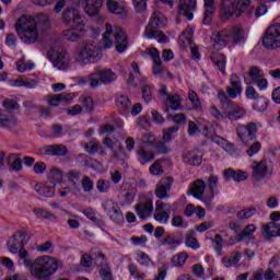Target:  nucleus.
Instances as JSON below:
<instances>
[{"mask_svg":"<svg viewBox=\"0 0 280 280\" xmlns=\"http://www.w3.org/2000/svg\"><path fill=\"white\" fill-rule=\"evenodd\" d=\"M19 121L14 116H8L0 112V128H14Z\"/></svg>","mask_w":280,"mask_h":280,"instance_id":"nucleus-33","label":"nucleus"},{"mask_svg":"<svg viewBox=\"0 0 280 280\" xmlns=\"http://www.w3.org/2000/svg\"><path fill=\"white\" fill-rule=\"evenodd\" d=\"M245 84H254L260 78H264V71L259 67L253 66L248 72L243 73Z\"/></svg>","mask_w":280,"mask_h":280,"instance_id":"nucleus-23","label":"nucleus"},{"mask_svg":"<svg viewBox=\"0 0 280 280\" xmlns=\"http://www.w3.org/2000/svg\"><path fill=\"white\" fill-rule=\"evenodd\" d=\"M188 100L191 102L192 108H200L201 106L200 98L198 97V94L196 93V91L190 90L188 92Z\"/></svg>","mask_w":280,"mask_h":280,"instance_id":"nucleus-59","label":"nucleus"},{"mask_svg":"<svg viewBox=\"0 0 280 280\" xmlns=\"http://www.w3.org/2000/svg\"><path fill=\"white\" fill-rule=\"evenodd\" d=\"M178 130H180V127L178 125H174L172 127H168L166 129H163V141H165V143H170V141H172V139H174V135H176V132H178Z\"/></svg>","mask_w":280,"mask_h":280,"instance_id":"nucleus-38","label":"nucleus"},{"mask_svg":"<svg viewBox=\"0 0 280 280\" xmlns=\"http://www.w3.org/2000/svg\"><path fill=\"white\" fill-rule=\"evenodd\" d=\"M47 58L52 62L55 69L59 71H67L71 67V56L65 49L57 50L55 56L51 55V50L47 52Z\"/></svg>","mask_w":280,"mask_h":280,"instance_id":"nucleus-9","label":"nucleus"},{"mask_svg":"<svg viewBox=\"0 0 280 280\" xmlns=\"http://www.w3.org/2000/svg\"><path fill=\"white\" fill-rule=\"evenodd\" d=\"M32 236L27 229L16 231L8 241L7 248L12 255H18V264L30 270L31 276L34 279L46 280L52 275H56L60 264L56 258L50 256H40L38 258L31 259L30 252L25 249V246L30 243Z\"/></svg>","mask_w":280,"mask_h":280,"instance_id":"nucleus-1","label":"nucleus"},{"mask_svg":"<svg viewBox=\"0 0 280 280\" xmlns=\"http://www.w3.org/2000/svg\"><path fill=\"white\" fill-rule=\"evenodd\" d=\"M189 255H187V253H179L175 256H173L172 258V264L173 266H177V267H180V266H185V261H187Z\"/></svg>","mask_w":280,"mask_h":280,"instance_id":"nucleus-45","label":"nucleus"},{"mask_svg":"<svg viewBox=\"0 0 280 280\" xmlns=\"http://www.w3.org/2000/svg\"><path fill=\"white\" fill-rule=\"evenodd\" d=\"M240 259H242V254L240 252H233L230 257H224L222 259L223 266L225 268H231V266L240 264Z\"/></svg>","mask_w":280,"mask_h":280,"instance_id":"nucleus-35","label":"nucleus"},{"mask_svg":"<svg viewBox=\"0 0 280 280\" xmlns=\"http://www.w3.org/2000/svg\"><path fill=\"white\" fill-rule=\"evenodd\" d=\"M68 152L69 149L65 144H50L39 149L42 156H66Z\"/></svg>","mask_w":280,"mask_h":280,"instance_id":"nucleus-12","label":"nucleus"},{"mask_svg":"<svg viewBox=\"0 0 280 280\" xmlns=\"http://www.w3.org/2000/svg\"><path fill=\"white\" fill-rule=\"evenodd\" d=\"M180 96L179 95H168L167 103L168 106L165 107V113H170V110H178L180 108Z\"/></svg>","mask_w":280,"mask_h":280,"instance_id":"nucleus-36","label":"nucleus"},{"mask_svg":"<svg viewBox=\"0 0 280 280\" xmlns=\"http://www.w3.org/2000/svg\"><path fill=\"white\" fill-rule=\"evenodd\" d=\"M35 191L39 196H44V198H54V196H56V190H54V188L48 184H44V183L36 184Z\"/></svg>","mask_w":280,"mask_h":280,"instance_id":"nucleus-27","label":"nucleus"},{"mask_svg":"<svg viewBox=\"0 0 280 280\" xmlns=\"http://www.w3.org/2000/svg\"><path fill=\"white\" fill-rule=\"evenodd\" d=\"M107 8L112 14H117L118 16H126V7L115 0L107 1Z\"/></svg>","mask_w":280,"mask_h":280,"instance_id":"nucleus-29","label":"nucleus"},{"mask_svg":"<svg viewBox=\"0 0 280 280\" xmlns=\"http://www.w3.org/2000/svg\"><path fill=\"white\" fill-rule=\"evenodd\" d=\"M262 233H265L267 237H280V224L269 222L262 226Z\"/></svg>","mask_w":280,"mask_h":280,"instance_id":"nucleus-26","label":"nucleus"},{"mask_svg":"<svg viewBox=\"0 0 280 280\" xmlns=\"http://www.w3.org/2000/svg\"><path fill=\"white\" fill-rule=\"evenodd\" d=\"M107 215H109V220L115 222L116 224H124V213H121V208L114 200H107L102 205Z\"/></svg>","mask_w":280,"mask_h":280,"instance_id":"nucleus-10","label":"nucleus"},{"mask_svg":"<svg viewBox=\"0 0 280 280\" xmlns=\"http://www.w3.org/2000/svg\"><path fill=\"white\" fill-rule=\"evenodd\" d=\"M259 150H261V144L259 141H255L250 144L246 152L249 156H255V154L259 153Z\"/></svg>","mask_w":280,"mask_h":280,"instance_id":"nucleus-64","label":"nucleus"},{"mask_svg":"<svg viewBox=\"0 0 280 280\" xmlns=\"http://www.w3.org/2000/svg\"><path fill=\"white\" fill-rule=\"evenodd\" d=\"M137 156L141 165H147V163L154 161V152L148 151L143 148L138 149Z\"/></svg>","mask_w":280,"mask_h":280,"instance_id":"nucleus-28","label":"nucleus"},{"mask_svg":"<svg viewBox=\"0 0 280 280\" xmlns=\"http://www.w3.org/2000/svg\"><path fill=\"white\" fill-rule=\"evenodd\" d=\"M88 82H90L91 89H97V86H100V80H97L93 73L79 80V84H86Z\"/></svg>","mask_w":280,"mask_h":280,"instance_id":"nucleus-48","label":"nucleus"},{"mask_svg":"<svg viewBox=\"0 0 280 280\" xmlns=\"http://www.w3.org/2000/svg\"><path fill=\"white\" fill-rule=\"evenodd\" d=\"M250 8V0H238L236 2V11H235V16H242L246 10Z\"/></svg>","mask_w":280,"mask_h":280,"instance_id":"nucleus-44","label":"nucleus"},{"mask_svg":"<svg viewBox=\"0 0 280 280\" xmlns=\"http://www.w3.org/2000/svg\"><path fill=\"white\" fill-rule=\"evenodd\" d=\"M141 91H142V97L144 102H151L152 101V88L145 83V81H142L141 83Z\"/></svg>","mask_w":280,"mask_h":280,"instance_id":"nucleus-53","label":"nucleus"},{"mask_svg":"<svg viewBox=\"0 0 280 280\" xmlns=\"http://www.w3.org/2000/svg\"><path fill=\"white\" fill-rule=\"evenodd\" d=\"M205 12H203V25H209L213 22V14H215V1L203 0Z\"/></svg>","mask_w":280,"mask_h":280,"instance_id":"nucleus-24","label":"nucleus"},{"mask_svg":"<svg viewBox=\"0 0 280 280\" xmlns=\"http://www.w3.org/2000/svg\"><path fill=\"white\" fill-rule=\"evenodd\" d=\"M207 189V183L202 179H196L188 189V194L196 198L197 200H209V198L205 197V190Z\"/></svg>","mask_w":280,"mask_h":280,"instance_id":"nucleus-13","label":"nucleus"},{"mask_svg":"<svg viewBox=\"0 0 280 280\" xmlns=\"http://www.w3.org/2000/svg\"><path fill=\"white\" fill-rule=\"evenodd\" d=\"M15 32L25 45H33L38 40V28H36V20L30 15L21 16L15 23Z\"/></svg>","mask_w":280,"mask_h":280,"instance_id":"nucleus-2","label":"nucleus"},{"mask_svg":"<svg viewBox=\"0 0 280 280\" xmlns=\"http://www.w3.org/2000/svg\"><path fill=\"white\" fill-rule=\"evenodd\" d=\"M218 183H219L218 175H211L208 178V188L211 192V196L208 197V199H203V202H211V200L215 198V194H218Z\"/></svg>","mask_w":280,"mask_h":280,"instance_id":"nucleus-31","label":"nucleus"},{"mask_svg":"<svg viewBox=\"0 0 280 280\" xmlns=\"http://www.w3.org/2000/svg\"><path fill=\"white\" fill-rule=\"evenodd\" d=\"M168 119H173L174 124L176 126H185L187 124V116L183 113L175 114V115H168Z\"/></svg>","mask_w":280,"mask_h":280,"instance_id":"nucleus-54","label":"nucleus"},{"mask_svg":"<svg viewBox=\"0 0 280 280\" xmlns=\"http://www.w3.org/2000/svg\"><path fill=\"white\" fill-rule=\"evenodd\" d=\"M137 261H138V264H140V266H144V268H148L150 266V264H153L150 256H148V254H145L143 252H140L138 254Z\"/></svg>","mask_w":280,"mask_h":280,"instance_id":"nucleus-55","label":"nucleus"},{"mask_svg":"<svg viewBox=\"0 0 280 280\" xmlns=\"http://www.w3.org/2000/svg\"><path fill=\"white\" fill-rule=\"evenodd\" d=\"M48 179H50L54 185H56V183H60V180H62V171L59 168L50 170Z\"/></svg>","mask_w":280,"mask_h":280,"instance_id":"nucleus-52","label":"nucleus"},{"mask_svg":"<svg viewBox=\"0 0 280 280\" xmlns=\"http://www.w3.org/2000/svg\"><path fill=\"white\" fill-rule=\"evenodd\" d=\"M96 189L100 191V194H107V191H110V180L98 179L96 182Z\"/></svg>","mask_w":280,"mask_h":280,"instance_id":"nucleus-47","label":"nucleus"},{"mask_svg":"<svg viewBox=\"0 0 280 280\" xmlns=\"http://www.w3.org/2000/svg\"><path fill=\"white\" fill-rule=\"evenodd\" d=\"M128 268L131 277H135V279H145V273H139V267L137 265L131 264Z\"/></svg>","mask_w":280,"mask_h":280,"instance_id":"nucleus-63","label":"nucleus"},{"mask_svg":"<svg viewBox=\"0 0 280 280\" xmlns=\"http://www.w3.org/2000/svg\"><path fill=\"white\" fill-rule=\"evenodd\" d=\"M116 106L120 110H128L130 106H132V103L130 102V98L126 95H120L119 97L116 98Z\"/></svg>","mask_w":280,"mask_h":280,"instance_id":"nucleus-42","label":"nucleus"},{"mask_svg":"<svg viewBox=\"0 0 280 280\" xmlns=\"http://www.w3.org/2000/svg\"><path fill=\"white\" fill-rule=\"evenodd\" d=\"M246 38L244 37V28L242 27H233L231 30H222L220 31L213 38V47L214 49H224L229 43H234V45H241L244 43Z\"/></svg>","mask_w":280,"mask_h":280,"instance_id":"nucleus-3","label":"nucleus"},{"mask_svg":"<svg viewBox=\"0 0 280 280\" xmlns=\"http://www.w3.org/2000/svg\"><path fill=\"white\" fill-rule=\"evenodd\" d=\"M92 75L96 80H98L102 84H113L115 80H117V74L113 72L110 69H103L102 67H96L94 71L92 72Z\"/></svg>","mask_w":280,"mask_h":280,"instance_id":"nucleus-11","label":"nucleus"},{"mask_svg":"<svg viewBox=\"0 0 280 280\" xmlns=\"http://www.w3.org/2000/svg\"><path fill=\"white\" fill-rule=\"evenodd\" d=\"M252 170V177L254 180H262V178H266V174H268V162L266 160H262L259 163L254 162Z\"/></svg>","mask_w":280,"mask_h":280,"instance_id":"nucleus-18","label":"nucleus"},{"mask_svg":"<svg viewBox=\"0 0 280 280\" xmlns=\"http://www.w3.org/2000/svg\"><path fill=\"white\" fill-rule=\"evenodd\" d=\"M36 30H38V27H40V30H43V32H47L49 30V25H51V22L49 21V16L45 15V14H39L36 18Z\"/></svg>","mask_w":280,"mask_h":280,"instance_id":"nucleus-37","label":"nucleus"},{"mask_svg":"<svg viewBox=\"0 0 280 280\" xmlns=\"http://www.w3.org/2000/svg\"><path fill=\"white\" fill-rule=\"evenodd\" d=\"M100 276L103 280H113V272L110 271V267L108 265H104L103 268L100 269Z\"/></svg>","mask_w":280,"mask_h":280,"instance_id":"nucleus-60","label":"nucleus"},{"mask_svg":"<svg viewBox=\"0 0 280 280\" xmlns=\"http://www.w3.org/2000/svg\"><path fill=\"white\" fill-rule=\"evenodd\" d=\"M162 162L163 160H156L149 168L150 174L153 176H161L164 172L163 166L161 165Z\"/></svg>","mask_w":280,"mask_h":280,"instance_id":"nucleus-51","label":"nucleus"},{"mask_svg":"<svg viewBox=\"0 0 280 280\" xmlns=\"http://www.w3.org/2000/svg\"><path fill=\"white\" fill-rule=\"evenodd\" d=\"M231 86L226 88V93L229 97L235 100L237 95L242 94V83L240 82V77L237 74L231 75Z\"/></svg>","mask_w":280,"mask_h":280,"instance_id":"nucleus-19","label":"nucleus"},{"mask_svg":"<svg viewBox=\"0 0 280 280\" xmlns=\"http://www.w3.org/2000/svg\"><path fill=\"white\" fill-rule=\"evenodd\" d=\"M63 37L66 40H71V43H75V40H80V33L74 30H66L63 32Z\"/></svg>","mask_w":280,"mask_h":280,"instance_id":"nucleus-58","label":"nucleus"},{"mask_svg":"<svg viewBox=\"0 0 280 280\" xmlns=\"http://www.w3.org/2000/svg\"><path fill=\"white\" fill-rule=\"evenodd\" d=\"M82 3L84 5V12L89 16H96V14H100V9L104 2L102 0H82Z\"/></svg>","mask_w":280,"mask_h":280,"instance_id":"nucleus-22","label":"nucleus"},{"mask_svg":"<svg viewBox=\"0 0 280 280\" xmlns=\"http://www.w3.org/2000/svg\"><path fill=\"white\" fill-rule=\"evenodd\" d=\"M161 246H168L170 250H176L177 246L183 244V234L171 233L160 240Z\"/></svg>","mask_w":280,"mask_h":280,"instance_id":"nucleus-17","label":"nucleus"},{"mask_svg":"<svg viewBox=\"0 0 280 280\" xmlns=\"http://www.w3.org/2000/svg\"><path fill=\"white\" fill-rule=\"evenodd\" d=\"M223 178L226 182L231 180L232 178L236 183H242L243 180H246L248 178V173L241 170L235 171L233 168H228L223 172Z\"/></svg>","mask_w":280,"mask_h":280,"instance_id":"nucleus-21","label":"nucleus"},{"mask_svg":"<svg viewBox=\"0 0 280 280\" xmlns=\"http://www.w3.org/2000/svg\"><path fill=\"white\" fill-rule=\"evenodd\" d=\"M92 257L96 266H100V268H104V266H108V264H106V256L104 255V253H102L100 248L94 247L92 249Z\"/></svg>","mask_w":280,"mask_h":280,"instance_id":"nucleus-34","label":"nucleus"},{"mask_svg":"<svg viewBox=\"0 0 280 280\" xmlns=\"http://www.w3.org/2000/svg\"><path fill=\"white\" fill-rule=\"evenodd\" d=\"M256 228L255 224H247L243 231H241L237 235H236V240L237 242H242V240H244V237H250V235H253V233H255Z\"/></svg>","mask_w":280,"mask_h":280,"instance_id":"nucleus-40","label":"nucleus"},{"mask_svg":"<svg viewBox=\"0 0 280 280\" xmlns=\"http://www.w3.org/2000/svg\"><path fill=\"white\" fill-rule=\"evenodd\" d=\"M78 14V10L70 8L66 9L62 13V21L63 23H71L73 19H75V15Z\"/></svg>","mask_w":280,"mask_h":280,"instance_id":"nucleus-49","label":"nucleus"},{"mask_svg":"<svg viewBox=\"0 0 280 280\" xmlns=\"http://www.w3.org/2000/svg\"><path fill=\"white\" fill-rule=\"evenodd\" d=\"M256 213L257 208H245L236 213V218L238 220H248V218H253Z\"/></svg>","mask_w":280,"mask_h":280,"instance_id":"nucleus-41","label":"nucleus"},{"mask_svg":"<svg viewBox=\"0 0 280 280\" xmlns=\"http://www.w3.org/2000/svg\"><path fill=\"white\" fill-rule=\"evenodd\" d=\"M262 45L271 51L280 47V23L270 25L262 36Z\"/></svg>","mask_w":280,"mask_h":280,"instance_id":"nucleus-7","label":"nucleus"},{"mask_svg":"<svg viewBox=\"0 0 280 280\" xmlns=\"http://www.w3.org/2000/svg\"><path fill=\"white\" fill-rule=\"evenodd\" d=\"M154 220L160 224H167L170 222V212L155 208Z\"/></svg>","mask_w":280,"mask_h":280,"instance_id":"nucleus-39","label":"nucleus"},{"mask_svg":"<svg viewBox=\"0 0 280 280\" xmlns=\"http://www.w3.org/2000/svg\"><path fill=\"white\" fill-rule=\"evenodd\" d=\"M187 0H179V14L183 16H188V20L191 21L194 19V13H190L189 7L185 3Z\"/></svg>","mask_w":280,"mask_h":280,"instance_id":"nucleus-57","label":"nucleus"},{"mask_svg":"<svg viewBox=\"0 0 280 280\" xmlns=\"http://www.w3.org/2000/svg\"><path fill=\"white\" fill-rule=\"evenodd\" d=\"M113 34L115 37L116 51L124 54V50L128 49V36H126V32H124L121 27L115 26Z\"/></svg>","mask_w":280,"mask_h":280,"instance_id":"nucleus-14","label":"nucleus"},{"mask_svg":"<svg viewBox=\"0 0 280 280\" xmlns=\"http://www.w3.org/2000/svg\"><path fill=\"white\" fill-rule=\"evenodd\" d=\"M165 25H167V20L161 15V12H153L149 25L144 30V38H158V43H167V35L162 31H156V28L165 27Z\"/></svg>","mask_w":280,"mask_h":280,"instance_id":"nucleus-4","label":"nucleus"},{"mask_svg":"<svg viewBox=\"0 0 280 280\" xmlns=\"http://www.w3.org/2000/svg\"><path fill=\"white\" fill-rule=\"evenodd\" d=\"M235 0H221V15L222 19H231V16H235V12H237Z\"/></svg>","mask_w":280,"mask_h":280,"instance_id":"nucleus-20","label":"nucleus"},{"mask_svg":"<svg viewBox=\"0 0 280 280\" xmlns=\"http://www.w3.org/2000/svg\"><path fill=\"white\" fill-rule=\"evenodd\" d=\"M110 34H113V26L106 24V32L103 34V46L105 49H110L113 47V40H110Z\"/></svg>","mask_w":280,"mask_h":280,"instance_id":"nucleus-43","label":"nucleus"},{"mask_svg":"<svg viewBox=\"0 0 280 280\" xmlns=\"http://www.w3.org/2000/svg\"><path fill=\"white\" fill-rule=\"evenodd\" d=\"M142 143L143 145H147V148L156 145V136L150 132L142 135Z\"/></svg>","mask_w":280,"mask_h":280,"instance_id":"nucleus-50","label":"nucleus"},{"mask_svg":"<svg viewBox=\"0 0 280 280\" xmlns=\"http://www.w3.org/2000/svg\"><path fill=\"white\" fill-rule=\"evenodd\" d=\"M218 97L221 103V108L224 110V119L237 121V119H244V117H246V109L231 101L226 93L219 92Z\"/></svg>","mask_w":280,"mask_h":280,"instance_id":"nucleus-5","label":"nucleus"},{"mask_svg":"<svg viewBox=\"0 0 280 280\" xmlns=\"http://www.w3.org/2000/svg\"><path fill=\"white\" fill-rule=\"evenodd\" d=\"M34 213L37 218H44L45 220H56V215L45 209H34Z\"/></svg>","mask_w":280,"mask_h":280,"instance_id":"nucleus-56","label":"nucleus"},{"mask_svg":"<svg viewBox=\"0 0 280 280\" xmlns=\"http://www.w3.org/2000/svg\"><path fill=\"white\" fill-rule=\"evenodd\" d=\"M168 142H165V140L163 141H159L155 143V151H158L159 154H170V147H167Z\"/></svg>","mask_w":280,"mask_h":280,"instance_id":"nucleus-61","label":"nucleus"},{"mask_svg":"<svg viewBox=\"0 0 280 280\" xmlns=\"http://www.w3.org/2000/svg\"><path fill=\"white\" fill-rule=\"evenodd\" d=\"M211 60L214 65V67H217V69H219V71H221V73H226V57L222 54H213L211 56Z\"/></svg>","mask_w":280,"mask_h":280,"instance_id":"nucleus-32","label":"nucleus"},{"mask_svg":"<svg viewBox=\"0 0 280 280\" xmlns=\"http://www.w3.org/2000/svg\"><path fill=\"white\" fill-rule=\"evenodd\" d=\"M81 187L85 194H91L93 191V188L95 187V184L93 183V179L89 176H84L81 180Z\"/></svg>","mask_w":280,"mask_h":280,"instance_id":"nucleus-46","label":"nucleus"},{"mask_svg":"<svg viewBox=\"0 0 280 280\" xmlns=\"http://www.w3.org/2000/svg\"><path fill=\"white\" fill-rule=\"evenodd\" d=\"M236 135L243 145H250V141L257 139V124L248 122L247 125H237Z\"/></svg>","mask_w":280,"mask_h":280,"instance_id":"nucleus-8","label":"nucleus"},{"mask_svg":"<svg viewBox=\"0 0 280 280\" xmlns=\"http://www.w3.org/2000/svg\"><path fill=\"white\" fill-rule=\"evenodd\" d=\"M154 211V206L152 199H147L140 203L136 205V213L139 215L140 220H148Z\"/></svg>","mask_w":280,"mask_h":280,"instance_id":"nucleus-16","label":"nucleus"},{"mask_svg":"<svg viewBox=\"0 0 280 280\" xmlns=\"http://www.w3.org/2000/svg\"><path fill=\"white\" fill-rule=\"evenodd\" d=\"M172 185H174V178L172 177H166L162 178L155 187V196L156 198H160V200H163V198H168L170 195L167 191L172 189Z\"/></svg>","mask_w":280,"mask_h":280,"instance_id":"nucleus-15","label":"nucleus"},{"mask_svg":"<svg viewBox=\"0 0 280 280\" xmlns=\"http://www.w3.org/2000/svg\"><path fill=\"white\" fill-rule=\"evenodd\" d=\"M184 163L188 165L197 166L202 163V152L200 150L188 151L183 154Z\"/></svg>","mask_w":280,"mask_h":280,"instance_id":"nucleus-25","label":"nucleus"},{"mask_svg":"<svg viewBox=\"0 0 280 280\" xmlns=\"http://www.w3.org/2000/svg\"><path fill=\"white\" fill-rule=\"evenodd\" d=\"M7 165H9V172H21L23 170V162L16 158V154L7 158Z\"/></svg>","mask_w":280,"mask_h":280,"instance_id":"nucleus-30","label":"nucleus"},{"mask_svg":"<svg viewBox=\"0 0 280 280\" xmlns=\"http://www.w3.org/2000/svg\"><path fill=\"white\" fill-rule=\"evenodd\" d=\"M102 49L95 42L85 43L77 54V61L81 65H91L102 60Z\"/></svg>","mask_w":280,"mask_h":280,"instance_id":"nucleus-6","label":"nucleus"},{"mask_svg":"<svg viewBox=\"0 0 280 280\" xmlns=\"http://www.w3.org/2000/svg\"><path fill=\"white\" fill-rule=\"evenodd\" d=\"M212 242H213V248L215 253H218V255H222V243L224 242L222 240V235L220 234L214 235V240Z\"/></svg>","mask_w":280,"mask_h":280,"instance_id":"nucleus-62","label":"nucleus"}]
</instances>
